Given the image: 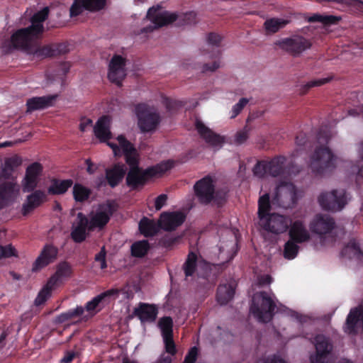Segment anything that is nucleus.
<instances>
[{"instance_id": "obj_1", "label": "nucleus", "mask_w": 363, "mask_h": 363, "mask_svg": "<svg viewBox=\"0 0 363 363\" xmlns=\"http://www.w3.org/2000/svg\"><path fill=\"white\" fill-rule=\"evenodd\" d=\"M49 11L48 7H45L35 13L30 18L29 26L18 29L11 35L9 40L3 43L4 51L9 53L13 50H19L38 58L40 46L34 41L42 38L45 32L43 23L48 18Z\"/></svg>"}, {"instance_id": "obj_2", "label": "nucleus", "mask_w": 363, "mask_h": 363, "mask_svg": "<svg viewBox=\"0 0 363 363\" xmlns=\"http://www.w3.org/2000/svg\"><path fill=\"white\" fill-rule=\"evenodd\" d=\"M335 156L328 147H317L311 157L309 167L313 173L322 176L335 168Z\"/></svg>"}, {"instance_id": "obj_3", "label": "nucleus", "mask_w": 363, "mask_h": 363, "mask_svg": "<svg viewBox=\"0 0 363 363\" xmlns=\"http://www.w3.org/2000/svg\"><path fill=\"white\" fill-rule=\"evenodd\" d=\"M276 304L266 291L256 293L252 301L250 312L261 323L269 322L274 314Z\"/></svg>"}, {"instance_id": "obj_4", "label": "nucleus", "mask_w": 363, "mask_h": 363, "mask_svg": "<svg viewBox=\"0 0 363 363\" xmlns=\"http://www.w3.org/2000/svg\"><path fill=\"white\" fill-rule=\"evenodd\" d=\"M128 164L130 167L126 175V185L131 190H138L147 184V182L155 177L152 169L147 167L143 169L139 166V160H133L128 158Z\"/></svg>"}, {"instance_id": "obj_5", "label": "nucleus", "mask_w": 363, "mask_h": 363, "mask_svg": "<svg viewBox=\"0 0 363 363\" xmlns=\"http://www.w3.org/2000/svg\"><path fill=\"white\" fill-rule=\"evenodd\" d=\"M135 110L141 132H152L157 128L161 122V116L156 110L144 103L137 104Z\"/></svg>"}, {"instance_id": "obj_6", "label": "nucleus", "mask_w": 363, "mask_h": 363, "mask_svg": "<svg viewBox=\"0 0 363 363\" xmlns=\"http://www.w3.org/2000/svg\"><path fill=\"white\" fill-rule=\"evenodd\" d=\"M286 157L282 155L275 156L270 160L257 161L252 172L254 175L262 178L266 174L273 177L282 175L285 170Z\"/></svg>"}, {"instance_id": "obj_7", "label": "nucleus", "mask_w": 363, "mask_h": 363, "mask_svg": "<svg viewBox=\"0 0 363 363\" xmlns=\"http://www.w3.org/2000/svg\"><path fill=\"white\" fill-rule=\"evenodd\" d=\"M274 44L293 57H298L312 46L311 40L301 35H294L289 38H282L277 40Z\"/></svg>"}, {"instance_id": "obj_8", "label": "nucleus", "mask_w": 363, "mask_h": 363, "mask_svg": "<svg viewBox=\"0 0 363 363\" xmlns=\"http://www.w3.org/2000/svg\"><path fill=\"white\" fill-rule=\"evenodd\" d=\"M318 202L324 210L334 212L341 211L347 203L346 191L341 189L323 192L318 196Z\"/></svg>"}, {"instance_id": "obj_9", "label": "nucleus", "mask_w": 363, "mask_h": 363, "mask_svg": "<svg viewBox=\"0 0 363 363\" xmlns=\"http://www.w3.org/2000/svg\"><path fill=\"white\" fill-rule=\"evenodd\" d=\"M194 191L199 202L203 205L209 204L218 197L213 180L209 175L197 181L194 186Z\"/></svg>"}, {"instance_id": "obj_10", "label": "nucleus", "mask_w": 363, "mask_h": 363, "mask_svg": "<svg viewBox=\"0 0 363 363\" xmlns=\"http://www.w3.org/2000/svg\"><path fill=\"white\" fill-rule=\"evenodd\" d=\"M116 209L117 206L113 201H108L106 203L100 206L99 210L89 220V232H92L96 228L103 229L109 222Z\"/></svg>"}, {"instance_id": "obj_11", "label": "nucleus", "mask_w": 363, "mask_h": 363, "mask_svg": "<svg viewBox=\"0 0 363 363\" xmlns=\"http://www.w3.org/2000/svg\"><path fill=\"white\" fill-rule=\"evenodd\" d=\"M160 9L159 6L157 8L152 7L149 9L147 17L152 21L153 26L150 25L143 28L141 30V33L152 32L155 29L172 23L177 19L178 16L176 13H169L168 11L159 13Z\"/></svg>"}, {"instance_id": "obj_12", "label": "nucleus", "mask_w": 363, "mask_h": 363, "mask_svg": "<svg viewBox=\"0 0 363 363\" xmlns=\"http://www.w3.org/2000/svg\"><path fill=\"white\" fill-rule=\"evenodd\" d=\"M126 58L115 54L108 65V78L111 82L118 86H122V82L126 76Z\"/></svg>"}, {"instance_id": "obj_13", "label": "nucleus", "mask_w": 363, "mask_h": 363, "mask_svg": "<svg viewBox=\"0 0 363 363\" xmlns=\"http://www.w3.org/2000/svg\"><path fill=\"white\" fill-rule=\"evenodd\" d=\"M291 220L287 217L277 213H272L259 223L261 227L270 233L280 234L286 232Z\"/></svg>"}, {"instance_id": "obj_14", "label": "nucleus", "mask_w": 363, "mask_h": 363, "mask_svg": "<svg viewBox=\"0 0 363 363\" xmlns=\"http://www.w3.org/2000/svg\"><path fill=\"white\" fill-rule=\"evenodd\" d=\"M343 329L345 333L352 335L363 331V306H359L350 309Z\"/></svg>"}, {"instance_id": "obj_15", "label": "nucleus", "mask_w": 363, "mask_h": 363, "mask_svg": "<svg viewBox=\"0 0 363 363\" xmlns=\"http://www.w3.org/2000/svg\"><path fill=\"white\" fill-rule=\"evenodd\" d=\"M315 354L310 357L311 363H327L328 356L333 350L329 340L322 335L315 337Z\"/></svg>"}, {"instance_id": "obj_16", "label": "nucleus", "mask_w": 363, "mask_h": 363, "mask_svg": "<svg viewBox=\"0 0 363 363\" xmlns=\"http://www.w3.org/2000/svg\"><path fill=\"white\" fill-rule=\"evenodd\" d=\"M159 220L162 229L165 231H173L184 223L186 215L181 211H165L161 213Z\"/></svg>"}, {"instance_id": "obj_17", "label": "nucleus", "mask_w": 363, "mask_h": 363, "mask_svg": "<svg viewBox=\"0 0 363 363\" xmlns=\"http://www.w3.org/2000/svg\"><path fill=\"white\" fill-rule=\"evenodd\" d=\"M335 226L333 218L325 214H317L310 223L311 230L318 235H323L330 233Z\"/></svg>"}, {"instance_id": "obj_18", "label": "nucleus", "mask_w": 363, "mask_h": 363, "mask_svg": "<svg viewBox=\"0 0 363 363\" xmlns=\"http://www.w3.org/2000/svg\"><path fill=\"white\" fill-rule=\"evenodd\" d=\"M57 255L58 249L56 247L50 244H46L34 262L32 270L37 272L47 267L57 259Z\"/></svg>"}, {"instance_id": "obj_19", "label": "nucleus", "mask_w": 363, "mask_h": 363, "mask_svg": "<svg viewBox=\"0 0 363 363\" xmlns=\"http://www.w3.org/2000/svg\"><path fill=\"white\" fill-rule=\"evenodd\" d=\"M43 171V166L39 162H33L30 164L26 171V175L23 181V191L31 192L38 186V177Z\"/></svg>"}, {"instance_id": "obj_20", "label": "nucleus", "mask_w": 363, "mask_h": 363, "mask_svg": "<svg viewBox=\"0 0 363 363\" xmlns=\"http://www.w3.org/2000/svg\"><path fill=\"white\" fill-rule=\"evenodd\" d=\"M222 40V37L216 33H210L207 36V42L209 45L216 47V50L213 52L211 57L218 60H215L211 64L206 63L203 64L201 69V72L206 73L208 72H215L220 67L219 57L221 54L218 48L220 47Z\"/></svg>"}, {"instance_id": "obj_21", "label": "nucleus", "mask_w": 363, "mask_h": 363, "mask_svg": "<svg viewBox=\"0 0 363 363\" xmlns=\"http://www.w3.org/2000/svg\"><path fill=\"white\" fill-rule=\"evenodd\" d=\"M89 219L83 213H78L77 222L73 225L71 231V238L76 243H81L86 238V230L89 231Z\"/></svg>"}, {"instance_id": "obj_22", "label": "nucleus", "mask_w": 363, "mask_h": 363, "mask_svg": "<svg viewBox=\"0 0 363 363\" xmlns=\"http://www.w3.org/2000/svg\"><path fill=\"white\" fill-rule=\"evenodd\" d=\"M69 48L67 43H51L40 46L38 50V58L44 59L54 57L69 52Z\"/></svg>"}, {"instance_id": "obj_23", "label": "nucleus", "mask_w": 363, "mask_h": 363, "mask_svg": "<svg viewBox=\"0 0 363 363\" xmlns=\"http://www.w3.org/2000/svg\"><path fill=\"white\" fill-rule=\"evenodd\" d=\"M288 230L289 239L299 244L306 242L311 239L308 230L301 220L291 222Z\"/></svg>"}, {"instance_id": "obj_24", "label": "nucleus", "mask_w": 363, "mask_h": 363, "mask_svg": "<svg viewBox=\"0 0 363 363\" xmlns=\"http://www.w3.org/2000/svg\"><path fill=\"white\" fill-rule=\"evenodd\" d=\"M125 174L126 168L125 164L116 163L111 168L106 169L105 178L108 186L113 189L120 184Z\"/></svg>"}, {"instance_id": "obj_25", "label": "nucleus", "mask_w": 363, "mask_h": 363, "mask_svg": "<svg viewBox=\"0 0 363 363\" xmlns=\"http://www.w3.org/2000/svg\"><path fill=\"white\" fill-rule=\"evenodd\" d=\"M196 129L205 141L211 146H220L224 143V138L220 135L213 132L201 121L196 120Z\"/></svg>"}, {"instance_id": "obj_26", "label": "nucleus", "mask_w": 363, "mask_h": 363, "mask_svg": "<svg viewBox=\"0 0 363 363\" xmlns=\"http://www.w3.org/2000/svg\"><path fill=\"white\" fill-rule=\"evenodd\" d=\"M27 196L22 206V214L27 216L46 201L47 195L42 190H35Z\"/></svg>"}, {"instance_id": "obj_27", "label": "nucleus", "mask_w": 363, "mask_h": 363, "mask_svg": "<svg viewBox=\"0 0 363 363\" xmlns=\"http://www.w3.org/2000/svg\"><path fill=\"white\" fill-rule=\"evenodd\" d=\"M133 314L141 323H153L157 318L158 309L153 304L140 303L138 306L134 308Z\"/></svg>"}, {"instance_id": "obj_28", "label": "nucleus", "mask_w": 363, "mask_h": 363, "mask_svg": "<svg viewBox=\"0 0 363 363\" xmlns=\"http://www.w3.org/2000/svg\"><path fill=\"white\" fill-rule=\"evenodd\" d=\"M16 183L4 182L0 184V209L9 205L18 193Z\"/></svg>"}, {"instance_id": "obj_29", "label": "nucleus", "mask_w": 363, "mask_h": 363, "mask_svg": "<svg viewBox=\"0 0 363 363\" xmlns=\"http://www.w3.org/2000/svg\"><path fill=\"white\" fill-rule=\"evenodd\" d=\"M235 288L236 284L234 280L220 284L216 291L217 302L221 306L228 304L234 297Z\"/></svg>"}, {"instance_id": "obj_30", "label": "nucleus", "mask_w": 363, "mask_h": 363, "mask_svg": "<svg viewBox=\"0 0 363 363\" xmlns=\"http://www.w3.org/2000/svg\"><path fill=\"white\" fill-rule=\"evenodd\" d=\"M57 97V94L32 97L27 100V111L32 112L52 106Z\"/></svg>"}, {"instance_id": "obj_31", "label": "nucleus", "mask_w": 363, "mask_h": 363, "mask_svg": "<svg viewBox=\"0 0 363 363\" xmlns=\"http://www.w3.org/2000/svg\"><path fill=\"white\" fill-rule=\"evenodd\" d=\"M72 274V269L69 262L64 261L57 265L56 272L48 279L49 284L55 287L62 283L63 280L70 277Z\"/></svg>"}, {"instance_id": "obj_32", "label": "nucleus", "mask_w": 363, "mask_h": 363, "mask_svg": "<svg viewBox=\"0 0 363 363\" xmlns=\"http://www.w3.org/2000/svg\"><path fill=\"white\" fill-rule=\"evenodd\" d=\"M110 118L108 116H103L99 118L94 127V135L101 142H106L111 138L109 129Z\"/></svg>"}, {"instance_id": "obj_33", "label": "nucleus", "mask_w": 363, "mask_h": 363, "mask_svg": "<svg viewBox=\"0 0 363 363\" xmlns=\"http://www.w3.org/2000/svg\"><path fill=\"white\" fill-rule=\"evenodd\" d=\"M341 256L349 259H355L359 262H363V251L359 247V242L355 239H352L341 250Z\"/></svg>"}, {"instance_id": "obj_34", "label": "nucleus", "mask_w": 363, "mask_h": 363, "mask_svg": "<svg viewBox=\"0 0 363 363\" xmlns=\"http://www.w3.org/2000/svg\"><path fill=\"white\" fill-rule=\"evenodd\" d=\"M162 229L160 225V220L155 222L147 217H143L139 222V230L145 237L155 235Z\"/></svg>"}, {"instance_id": "obj_35", "label": "nucleus", "mask_w": 363, "mask_h": 363, "mask_svg": "<svg viewBox=\"0 0 363 363\" xmlns=\"http://www.w3.org/2000/svg\"><path fill=\"white\" fill-rule=\"evenodd\" d=\"M121 153L125 156V162L128 164V158L133 160H138V153L134 145L128 141L126 138L120 135L117 137Z\"/></svg>"}, {"instance_id": "obj_36", "label": "nucleus", "mask_w": 363, "mask_h": 363, "mask_svg": "<svg viewBox=\"0 0 363 363\" xmlns=\"http://www.w3.org/2000/svg\"><path fill=\"white\" fill-rule=\"evenodd\" d=\"M73 185V180L71 179L59 180L53 179L51 184L48 189V194L51 195H61L67 192V191Z\"/></svg>"}, {"instance_id": "obj_37", "label": "nucleus", "mask_w": 363, "mask_h": 363, "mask_svg": "<svg viewBox=\"0 0 363 363\" xmlns=\"http://www.w3.org/2000/svg\"><path fill=\"white\" fill-rule=\"evenodd\" d=\"M119 292L120 291L118 289H108L100 294L99 295L95 296L90 301H88L86 303L85 307L84 308H85L89 312L94 311L102 301L105 300L106 298L118 296L119 294Z\"/></svg>"}, {"instance_id": "obj_38", "label": "nucleus", "mask_w": 363, "mask_h": 363, "mask_svg": "<svg viewBox=\"0 0 363 363\" xmlns=\"http://www.w3.org/2000/svg\"><path fill=\"white\" fill-rule=\"evenodd\" d=\"M270 210L269 195L265 194L260 196L258 201V216L259 223L271 215L269 214Z\"/></svg>"}, {"instance_id": "obj_39", "label": "nucleus", "mask_w": 363, "mask_h": 363, "mask_svg": "<svg viewBox=\"0 0 363 363\" xmlns=\"http://www.w3.org/2000/svg\"><path fill=\"white\" fill-rule=\"evenodd\" d=\"M289 21L282 18H272L264 23V28L267 33H275L284 28Z\"/></svg>"}, {"instance_id": "obj_40", "label": "nucleus", "mask_w": 363, "mask_h": 363, "mask_svg": "<svg viewBox=\"0 0 363 363\" xmlns=\"http://www.w3.org/2000/svg\"><path fill=\"white\" fill-rule=\"evenodd\" d=\"M72 194L74 199L77 202L83 203L89 199L91 196V191L90 189L83 186L82 184L76 183L74 184Z\"/></svg>"}, {"instance_id": "obj_41", "label": "nucleus", "mask_w": 363, "mask_h": 363, "mask_svg": "<svg viewBox=\"0 0 363 363\" xmlns=\"http://www.w3.org/2000/svg\"><path fill=\"white\" fill-rule=\"evenodd\" d=\"M197 259L198 257L195 252H190L188 254L186 261L182 266V269L186 277L193 276L196 272L197 268Z\"/></svg>"}, {"instance_id": "obj_42", "label": "nucleus", "mask_w": 363, "mask_h": 363, "mask_svg": "<svg viewBox=\"0 0 363 363\" xmlns=\"http://www.w3.org/2000/svg\"><path fill=\"white\" fill-rule=\"evenodd\" d=\"M84 311V308L82 306H77L74 309H69V311L60 313L56 318V322L57 323H64L68 320H73L74 318L81 316Z\"/></svg>"}, {"instance_id": "obj_43", "label": "nucleus", "mask_w": 363, "mask_h": 363, "mask_svg": "<svg viewBox=\"0 0 363 363\" xmlns=\"http://www.w3.org/2000/svg\"><path fill=\"white\" fill-rule=\"evenodd\" d=\"M150 250V244L147 240H143L135 242L131 245V255L135 257H143Z\"/></svg>"}, {"instance_id": "obj_44", "label": "nucleus", "mask_w": 363, "mask_h": 363, "mask_svg": "<svg viewBox=\"0 0 363 363\" xmlns=\"http://www.w3.org/2000/svg\"><path fill=\"white\" fill-rule=\"evenodd\" d=\"M162 337L173 335V320L169 316L161 318L158 321Z\"/></svg>"}, {"instance_id": "obj_45", "label": "nucleus", "mask_w": 363, "mask_h": 363, "mask_svg": "<svg viewBox=\"0 0 363 363\" xmlns=\"http://www.w3.org/2000/svg\"><path fill=\"white\" fill-rule=\"evenodd\" d=\"M340 20V17L335 16H323L318 13L313 14L308 18V21L311 23L320 22L326 26L337 24Z\"/></svg>"}, {"instance_id": "obj_46", "label": "nucleus", "mask_w": 363, "mask_h": 363, "mask_svg": "<svg viewBox=\"0 0 363 363\" xmlns=\"http://www.w3.org/2000/svg\"><path fill=\"white\" fill-rule=\"evenodd\" d=\"M84 8V10L96 12L102 10L106 4V0H79Z\"/></svg>"}, {"instance_id": "obj_47", "label": "nucleus", "mask_w": 363, "mask_h": 363, "mask_svg": "<svg viewBox=\"0 0 363 363\" xmlns=\"http://www.w3.org/2000/svg\"><path fill=\"white\" fill-rule=\"evenodd\" d=\"M298 242L289 239L284 244V257L288 259H294L298 252L299 247L297 245Z\"/></svg>"}, {"instance_id": "obj_48", "label": "nucleus", "mask_w": 363, "mask_h": 363, "mask_svg": "<svg viewBox=\"0 0 363 363\" xmlns=\"http://www.w3.org/2000/svg\"><path fill=\"white\" fill-rule=\"evenodd\" d=\"M55 288L52 284H49V281H48L46 285L38 293L35 300V304L36 306L43 304L51 296V292Z\"/></svg>"}, {"instance_id": "obj_49", "label": "nucleus", "mask_w": 363, "mask_h": 363, "mask_svg": "<svg viewBox=\"0 0 363 363\" xmlns=\"http://www.w3.org/2000/svg\"><path fill=\"white\" fill-rule=\"evenodd\" d=\"M331 77H327V78H322V79H313L311 81H309L306 84L301 86L300 89V94L302 95L306 94L310 89L315 86H322L328 82H329L331 80Z\"/></svg>"}, {"instance_id": "obj_50", "label": "nucleus", "mask_w": 363, "mask_h": 363, "mask_svg": "<svg viewBox=\"0 0 363 363\" xmlns=\"http://www.w3.org/2000/svg\"><path fill=\"white\" fill-rule=\"evenodd\" d=\"M174 167V162L173 160H169L167 161H164L157 164L155 166L150 167V169H152L155 172V177L157 174H163Z\"/></svg>"}, {"instance_id": "obj_51", "label": "nucleus", "mask_w": 363, "mask_h": 363, "mask_svg": "<svg viewBox=\"0 0 363 363\" xmlns=\"http://www.w3.org/2000/svg\"><path fill=\"white\" fill-rule=\"evenodd\" d=\"M250 130L251 128L247 125H245L242 130L235 133L234 143L238 145L245 143L249 138Z\"/></svg>"}, {"instance_id": "obj_52", "label": "nucleus", "mask_w": 363, "mask_h": 363, "mask_svg": "<svg viewBox=\"0 0 363 363\" xmlns=\"http://www.w3.org/2000/svg\"><path fill=\"white\" fill-rule=\"evenodd\" d=\"M163 341L164 344V348L166 352L171 355H175L177 354V348L172 336L164 337Z\"/></svg>"}, {"instance_id": "obj_53", "label": "nucleus", "mask_w": 363, "mask_h": 363, "mask_svg": "<svg viewBox=\"0 0 363 363\" xmlns=\"http://www.w3.org/2000/svg\"><path fill=\"white\" fill-rule=\"evenodd\" d=\"M248 101H249V100L247 99L241 98L239 100V101L233 106V108H232L233 114L231 116V118H235L242 111V110L247 105Z\"/></svg>"}, {"instance_id": "obj_54", "label": "nucleus", "mask_w": 363, "mask_h": 363, "mask_svg": "<svg viewBox=\"0 0 363 363\" xmlns=\"http://www.w3.org/2000/svg\"><path fill=\"white\" fill-rule=\"evenodd\" d=\"M180 18L185 25H191L196 23V13L194 11L183 13Z\"/></svg>"}, {"instance_id": "obj_55", "label": "nucleus", "mask_w": 363, "mask_h": 363, "mask_svg": "<svg viewBox=\"0 0 363 363\" xmlns=\"http://www.w3.org/2000/svg\"><path fill=\"white\" fill-rule=\"evenodd\" d=\"M16 256V250L11 245L6 246L0 245V259L2 257H11Z\"/></svg>"}, {"instance_id": "obj_56", "label": "nucleus", "mask_w": 363, "mask_h": 363, "mask_svg": "<svg viewBox=\"0 0 363 363\" xmlns=\"http://www.w3.org/2000/svg\"><path fill=\"white\" fill-rule=\"evenodd\" d=\"M84 10V6L79 0H74L73 4L70 7L69 13L71 17H75L80 15Z\"/></svg>"}, {"instance_id": "obj_57", "label": "nucleus", "mask_w": 363, "mask_h": 363, "mask_svg": "<svg viewBox=\"0 0 363 363\" xmlns=\"http://www.w3.org/2000/svg\"><path fill=\"white\" fill-rule=\"evenodd\" d=\"M198 357V348L196 347H191L184 357L182 363H195Z\"/></svg>"}, {"instance_id": "obj_58", "label": "nucleus", "mask_w": 363, "mask_h": 363, "mask_svg": "<svg viewBox=\"0 0 363 363\" xmlns=\"http://www.w3.org/2000/svg\"><path fill=\"white\" fill-rule=\"evenodd\" d=\"M5 163L7 164V166H9L13 170H14L15 168L21 164L22 160L20 157L16 155L6 159Z\"/></svg>"}, {"instance_id": "obj_59", "label": "nucleus", "mask_w": 363, "mask_h": 363, "mask_svg": "<svg viewBox=\"0 0 363 363\" xmlns=\"http://www.w3.org/2000/svg\"><path fill=\"white\" fill-rule=\"evenodd\" d=\"M77 355L78 352L72 350H67L65 352V355L62 358L60 362L71 363Z\"/></svg>"}, {"instance_id": "obj_60", "label": "nucleus", "mask_w": 363, "mask_h": 363, "mask_svg": "<svg viewBox=\"0 0 363 363\" xmlns=\"http://www.w3.org/2000/svg\"><path fill=\"white\" fill-rule=\"evenodd\" d=\"M257 363H286L283 359L277 355L269 356L267 358L260 359Z\"/></svg>"}, {"instance_id": "obj_61", "label": "nucleus", "mask_w": 363, "mask_h": 363, "mask_svg": "<svg viewBox=\"0 0 363 363\" xmlns=\"http://www.w3.org/2000/svg\"><path fill=\"white\" fill-rule=\"evenodd\" d=\"M167 201V194H162L159 195L156 199L155 203V206L156 210H160L165 204Z\"/></svg>"}, {"instance_id": "obj_62", "label": "nucleus", "mask_w": 363, "mask_h": 363, "mask_svg": "<svg viewBox=\"0 0 363 363\" xmlns=\"http://www.w3.org/2000/svg\"><path fill=\"white\" fill-rule=\"evenodd\" d=\"M163 103L168 111H172L179 106L178 102L177 101L169 98L164 99Z\"/></svg>"}, {"instance_id": "obj_63", "label": "nucleus", "mask_w": 363, "mask_h": 363, "mask_svg": "<svg viewBox=\"0 0 363 363\" xmlns=\"http://www.w3.org/2000/svg\"><path fill=\"white\" fill-rule=\"evenodd\" d=\"M13 172V170L9 166H7V164L4 162V166L0 169V177L9 179L12 175Z\"/></svg>"}, {"instance_id": "obj_64", "label": "nucleus", "mask_w": 363, "mask_h": 363, "mask_svg": "<svg viewBox=\"0 0 363 363\" xmlns=\"http://www.w3.org/2000/svg\"><path fill=\"white\" fill-rule=\"evenodd\" d=\"M352 172L353 173H357L356 182L357 183L360 182L362 179L363 181V165L360 166L359 164L354 165L352 167Z\"/></svg>"}]
</instances>
